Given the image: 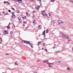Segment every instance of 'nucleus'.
<instances>
[{"instance_id":"f257e3e1","label":"nucleus","mask_w":73,"mask_h":73,"mask_svg":"<svg viewBox=\"0 0 73 73\" xmlns=\"http://www.w3.org/2000/svg\"><path fill=\"white\" fill-rule=\"evenodd\" d=\"M21 42H22V43H26V44H29V42H28V41H26L25 40H22L21 41Z\"/></svg>"},{"instance_id":"f03ea898","label":"nucleus","mask_w":73,"mask_h":73,"mask_svg":"<svg viewBox=\"0 0 73 73\" xmlns=\"http://www.w3.org/2000/svg\"><path fill=\"white\" fill-rule=\"evenodd\" d=\"M58 23L59 24H62L63 23H64V22H63L62 21L59 20L58 21Z\"/></svg>"},{"instance_id":"7ed1b4c3","label":"nucleus","mask_w":73,"mask_h":73,"mask_svg":"<svg viewBox=\"0 0 73 73\" xmlns=\"http://www.w3.org/2000/svg\"><path fill=\"white\" fill-rule=\"evenodd\" d=\"M3 33H4L5 35H8V32L7 31H4L3 32Z\"/></svg>"},{"instance_id":"20e7f679","label":"nucleus","mask_w":73,"mask_h":73,"mask_svg":"<svg viewBox=\"0 0 73 73\" xmlns=\"http://www.w3.org/2000/svg\"><path fill=\"white\" fill-rule=\"evenodd\" d=\"M10 35L11 36H13L14 35V33L12 31H11L10 32Z\"/></svg>"},{"instance_id":"39448f33","label":"nucleus","mask_w":73,"mask_h":73,"mask_svg":"<svg viewBox=\"0 0 73 73\" xmlns=\"http://www.w3.org/2000/svg\"><path fill=\"white\" fill-rule=\"evenodd\" d=\"M45 11H43L42 12V16H45Z\"/></svg>"},{"instance_id":"423d86ee","label":"nucleus","mask_w":73,"mask_h":73,"mask_svg":"<svg viewBox=\"0 0 73 73\" xmlns=\"http://www.w3.org/2000/svg\"><path fill=\"white\" fill-rule=\"evenodd\" d=\"M37 1L39 2L40 4V5L41 6H42V5H41V0H37Z\"/></svg>"},{"instance_id":"0eeeda50","label":"nucleus","mask_w":73,"mask_h":73,"mask_svg":"<svg viewBox=\"0 0 73 73\" xmlns=\"http://www.w3.org/2000/svg\"><path fill=\"white\" fill-rule=\"evenodd\" d=\"M38 29H41V26L40 25H39L38 26Z\"/></svg>"},{"instance_id":"6e6552de","label":"nucleus","mask_w":73,"mask_h":73,"mask_svg":"<svg viewBox=\"0 0 73 73\" xmlns=\"http://www.w3.org/2000/svg\"><path fill=\"white\" fill-rule=\"evenodd\" d=\"M64 37L65 36V38H67V39H68L69 38V36L68 35H64Z\"/></svg>"},{"instance_id":"1a4fd4ad","label":"nucleus","mask_w":73,"mask_h":73,"mask_svg":"<svg viewBox=\"0 0 73 73\" xmlns=\"http://www.w3.org/2000/svg\"><path fill=\"white\" fill-rule=\"evenodd\" d=\"M40 6H38V7H36L35 8H36V9H39V8H40Z\"/></svg>"},{"instance_id":"9d476101","label":"nucleus","mask_w":73,"mask_h":73,"mask_svg":"<svg viewBox=\"0 0 73 73\" xmlns=\"http://www.w3.org/2000/svg\"><path fill=\"white\" fill-rule=\"evenodd\" d=\"M36 23V20H34V21H33V24H35V23Z\"/></svg>"},{"instance_id":"9b49d317","label":"nucleus","mask_w":73,"mask_h":73,"mask_svg":"<svg viewBox=\"0 0 73 73\" xmlns=\"http://www.w3.org/2000/svg\"><path fill=\"white\" fill-rule=\"evenodd\" d=\"M15 1H22V0H14Z\"/></svg>"},{"instance_id":"f8f14e48","label":"nucleus","mask_w":73,"mask_h":73,"mask_svg":"<svg viewBox=\"0 0 73 73\" xmlns=\"http://www.w3.org/2000/svg\"><path fill=\"white\" fill-rule=\"evenodd\" d=\"M26 15L27 16H30L29 14L28 13H26Z\"/></svg>"},{"instance_id":"ddd939ff","label":"nucleus","mask_w":73,"mask_h":73,"mask_svg":"<svg viewBox=\"0 0 73 73\" xmlns=\"http://www.w3.org/2000/svg\"><path fill=\"white\" fill-rule=\"evenodd\" d=\"M12 18H15V15H13L12 16Z\"/></svg>"},{"instance_id":"4468645a","label":"nucleus","mask_w":73,"mask_h":73,"mask_svg":"<svg viewBox=\"0 0 73 73\" xmlns=\"http://www.w3.org/2000/svg\"><path fill=\"white\" fill-rule=\"evenodd\" d=\"M1 41H2V39L1 38H0V44L1 43Z\"/></svg>"},{"instance_id":"2eb2a0df","label":"nucleus","mask_w":73,"mask_h":73,"mask_svg":"<svg viewBox=\"0 0 73 73\" xmlns=\"http://www.w3.org/2000/svg\"><path fill=\"white\" fill-rule=\"evenodd\" d=\"M29 44H30V46H31L32 48H33V46H32V44H30V43H29Z\"/></svg>"},{"instance_id":"dca6fc26","label":"nucleus","mask_w":73,"mask_h":73,"mask_svg":"<svg viewBox=\"0 0 73 73\" xmlns=\"http://www.w3.org/2000/svg\"><path fill=\"white\" fill-rule=\"evenodd\" d=\"M48 62V60H46L45 61H44L43 62L44 63H45V62Z\"/></svg>"},{"instance_id":"f3484780","label":"nucleus","mask_w":73,"mask_h":73,"mask_svg":"<svg viewBox=\"0 0 73 73\" xmlns=\"http://www.w3.org/2000/svg\"><path fill=\"white\" fill-rule=\"evenodd\" d=\"M8 3V1H5L3 2V3H4V4H5V3Z\"/></svg>"},{"instance_id":"a211bd4d","label":"nucleus","mask_w":73,"mask_h":73,"mask_svg":"<svg viewBox=\"0 0 73 73\" xmlns=\"http://www.w3.org/2000/svg\"><path fill=\"white\" fill-rule=\"evenodd\" d=\"M67 69L68 70H70V68H69L68 67L67 68Z\"/></svg>"},{"instance_id":"6ab92c4d","label":"nucleus","mask_w":73,"mask_h":73,"mask_svg":"<svg viewBox=\"0 0 73 73\" xmlns=\"http://www.w3.org/2000/svg\"><path fill=\"white\" fill-rule=\"evenodd\" d=\"M18 19L19 20H21V17H18Z\"/></svg>"},{"instance_id":"aec40b11","label":"nucleus","mask_w":73,"mask_h":73,"mask_svg":"<svg viewBox=\"0 0 73 73\" xmlns=\"http://www.w3.org/2000/svg\"><path fill=\"white\" fill-rule=\"evenodd\" d=\"M23 19H26V17H23Z\"/></svg>"},{"instance_id":"412c9836","label":"nucleus","mask_w":73,"mask_h":73,"mask_svg":"<svg viewBox=\"0 0 73 73\" xmlns=\"http://www.w3.org/2000/svg\"><path fill=\"white\" fill-rule=\"evenodd\" d=\"M7 29H10V27L9 26L7 27Z\"/></svg>"},{"instance_id":"4be33fe9","label":"nucleus","mask_w":73,"mask_h":73,"mask_svg":"<svg viewBox=\"0 0 73 73\" xmlns=\"http://www.w3.org/2000/svg\"><path fill=\"white\" fill-rule=\"evenodd\" d=\"M34 17H35V15H33V19H34Z\"/></svg>"},{"instance_id":"5701e85b","label":"nucleus","mask_w":73,"mask_h":73,"mask_svg":"<svg viewBox=\"0 0 73 73\" xmlns=\"http://www.w3.org/2000/svg\"><path fill=\"white\" fill-rule=\"evenodd\" d=\"M45 30H44L43 32V35H45Z\"/></svg>"},{"instance_id":"b1692460","label":"nucleus","mask_w":73,"mask_h":73,"mask_svg":"<svg viewBox=\"0 0 73 73\" xmlns=\"http://www.w3.org/2000/svg\"><path fill=\"white\" fill-rule=\"evenodd\" d=\"M41 42H38V44H41Z\"/></svg>"},{"instance_id":"393cba45","label":"nucleus","mask_w":73,"mask_h":73,"mask_svg":"<svg viewBox=\"0 0 73 73\" xmlns=\"http://www.w3.org/2000/svg\"><path fill=\"white\" fill-rule=\"evenodd\" d=\"M17 13H19V10H17Z\"/></svg>"},{"instance_id":"a878e982","label":"nucleus","mask_w":73,"mask_h":73,"mask_svg":"<svg viewBox=\"0 0 73 73\" xmlns=\"http://www.w3.org/2000/svg\"><path fill=\"white\" fill-rule=\"evenodd\" d=\"M15 65H17V62H15Z\"/></svg>"},{"instance_id":"bb28decb","label":"nucleus","mask_w":73,"mask_h":73,"mask_svg":"<svg viewBox=\"0 0 73 73\" xmlns=\"http://www.w3.org/2000/svg\"><path fill=\"white\" fill-rule=\"evenodd\" d=\"M48 33V30H47L46 31V33Z\"/></svg>"},{"instance_id":"cd10ccee","label":"nucleus","mask_w":73,"mask_h":73,"mask_svg":"<svg viewBox=\"0 0 73 73\" xmlns=\"http://www.w3.org/2000/svg\"><path fill=\"white\" fill-rule=\"evenodd\" d=\"M5 15H8V13H5Z\"/></svg>"},{"instance_id":"c85d7f7f","label":"nucleus","mask_w":73,"mask_h":73,"mask_svg":"<svg viewBox=\"0 0 73 73\" xmlns=\"http://www.w3.org/2000/svg\"><path fill=\"white\" fill-rule=\"evenodd\" d=\"M15 27V26L14 25H13V26H12V28H14Z\"/></svg>"},{"instance_id":"c756f323","label":"nucleus","mask_w":73,"mask_h":73,"mask_svg":"<svg viewBox=\"0 0 73 73\" xmlns=\"http://www.w3.org/2000/svg\"><path fill=\"white\" fill-rule=\"evenodd\" d=\"M11 9H12L13 10V11H14V10H15V9H14L13 8V7H12V8H11Z\"/></svg>"},{"instance_id":"7c9ffc66","label":"nucleus","mask_w":73,"mask_h":73,"mask_svg":"<svg viewBox=\"0 0 73 73\" xmlns=\"http://www.w3.org/2000/svg\"><path fill=\"white\" fill-rule=\"evenodd\" d=\"M12 15H14V13L13 12H12Z\"/></svg>"},{"instance_id":"2f4dec72","label":"nucleus","mask_w":73,"mask_h":73,"mask_svg":"<svg viewBox=\"0 0 73 73\" xmlns=\"http://www.w3.org/2000/svg\"><path fill=\"white\" fill-rule=\"evenodd\" d=\"M19 23H21V21L20 20H19Z\"/></svg>"},{"instance_id":"473e14b6","label":"nucleus","mask_w":73,"mask_h":73,"mask_svg":"<svg viewBox=\"0 0 73 73\" xmlns=\"http://www.w3.org/2000/svg\"><path fill=\"white\" fill-rule=\"evenodd\" d=\"M48 15H49V16H51V15L49 13L48 14Z\"/></svg>"},{"instance_id":"72a5a7b5","label":"nucleus","mask_w":73,"mask_h":73,"mask_svg":"<svg viewBox=\"0 0 73 73\" xmlns=\"http://www.w3.org/2000/svg\"><path fill=\"white\" fill-rule=\"evenodd\" d=\"M45 51H46V52H47V49H45Z\"/></svg>"},{"instance_id":"f704fd0d","label":"nucleus","mask_w":73,"mask_h":73,"mask_svg":"<svg viewBox=\"0 0 73 73\" xmlns=\"http://www.w3.org/2000/svg\"><path fill=\"white\" fill-rule=\"evenodd\" d=\"M43 45L44 47L45 46V43H43Z\"/></svg>"},{"instance_id":"c9c22d12","label":"nucleus","mask_w":73,"mask_h":73,"mask_svg":"<svg viewBox=\"0 0 73 73\" xmlns=\"http://www.w3.org/2000/svg\"><path fill=\"white\" fill-rule=\"evenodd\" d=\"M54 0H51L52 2H54Z\"/></svg>"},{"instance_id":"e433bc0d","label":"nucleus","mask_w":73,"mask_h":73,"mask_svg":"<svg viewBox=\"0 0 73 73\" xmlns=\"http://www.w3.org/2000/svg\"><path fill=\"white\" fill-rule=\"evenodd\" d=\"M23 23H24V24H25V23H26V22H25V21Z\"/></svg>"},{"instance_id":"4c0bfd02","label":"nucleus","mask_w":73,"mask_h":73,"mask_svg":"<svg viewBox=\"0 0 73 73\" xmlns=\"http://www.w3.org/2000/svg\"><path fill=\"white\" fill-rule=\"evenodd\" d=\"M33 13H35V11H33Z\"/></svg>"},{"instance_id":"58836bf2","label":"nucleus","mask_w":73,"mask_h":73,"mask_svg":"<svg viewBox=\"0 0 73 73\" xmlns=\"http://www.w3.org/2000/svg\"><path fill=\"white\" fill-rule=\"evenodd\" d=\"M8 11H9V12H11V10H8Z\"/></svg>"},{"instance_id":"ea45409f","label":"nucleus","mask_w":73,"mask_h":73,"mask_svg":"<svg viewBox=\"0 0 73 73\" xmlns=\"http://www.w3.org/2000/svg\"><path fill=\"white\" fill-rule=\"evenodd\" d=\"M30 1H33V0H30Z\"/></svg>"},{"instance_id":"a19ab883","label":"nucleus","mask_w":73,"mask_h":73,"mask_svg":"<svg viewBox=\"0 0 73 73\" xmlns=\"http://www.w3.org/2000/svg\"><path fill=\"white\" fill-rule=\"evenodd\" d=\"M3 14H4V15H5V12H3Z\"/></svg>"},{"instance_id":"79ce46f5","label":"nucleus","mask_w":73,"mask_h":73,"mask_svg":"<svg viewBox=\"0 0 73 73\" xmlns=\"http://www.w3.org/2000/svg\"><path fill=\"white\" fill-rule=\"evenodd\" d=\"M6 55H9V54H6Z\"/></svg>"},{"instance_id":"37998d69","label":"nucleus","mask_w":73,"mask_h":73,"mask_svg":"<svg viewBox=\"0 0 73 73\" xmlns=\"http://www.w3.org/2000/svg\"><path fill=\"white\" fill-rule=\"evenodd\" d=\"M49 66V67H50L51 68H52V66Z\"/></svg>"},{"instance_id":"c03bdc74","label":"nucleus","mask_w":73,"mask_h":73,"mask_svg":"<svg viewBox=\"0 0 73 73\" xmlns=\"http://www.w3.org/2000/svg\"><path fill=\"white\" fill-rule=\"evenodd\" d=\"M7 4H10V3H9L8 2L7 3Z\"/></svg>"},{"instance_id":"a18cd8bd","label":"nucleus","mask_w":73,"mask_h":73,"mask_svg":"<svg viewBox=\"0 0 73 73\" xmlns=\"http://www.w3.org/2000/svg\"><path fill=\"white\" fill-rule=\"evenodd\" d=\"M70 40H68V41L69 42H70Z\"/></svg>"},{"instance_id":"49530a36","label":"nucleus","mask_w":73,"mask_h":73,"mask_svg":"<svg viewBox=\"0 0 73 73\" xmlns=\"http://www.w3.org/2000/svg\"><path fill=\"white\" fill-rule=\"evenodd\" d=\"M23 27H25V24L23 25Z\"/></svg>"},{"instance_id":"de8ad7c7","label":"nucleus","mask_w":73,"mask_h":73,"mask_svg":"<svg viewBox=\"0 0 73 73\" xmlns=\"http://www.w3.org/2000/svg\"><path fill=\"white\" fill-rule=\"evenodd\" d=\"M45 16H48V15H47V14H46Z\"/></svg>"},{"instance_id":"09e8293b","label":"nucleus","mask_w":73,"mask_h":73,"mask_svg":"<svg viewBox=\"0 0 73 73\" xmlns=\"http://www.w3.org/2000/svg\"><path fill=\"white\" fill-rule=\"evenodd\" d=\"M42 50H43V49H44V48H42Z\"/></svg>"},{"instance_id":"8fccbe9b","label":"nucleus","mask_w":73,"mask_h":73,"mask_svg":"<svg viewBox=\"0 0 73 73\" xmlns=\"http://www.w3.org/2000/svg\"><path fill=\"white\" fill-rule=\"evenodd\" d=\"M28 28V27H26V28Z\"/></svg>"},{"instance_id":"3c124183","label":"nucleus","mask_w":73,"mask_h":73,"mask_svg":"<svg viewBox=\"0 0 73 73\" xmlns=\"http://www.w3.org/2000/svg\"><path fill=\"white\" fill-rule=\"evenodd\" d=\"M60 62L59 61V62Z\"/></svg>"},{"instance_id":"603ef678","label":"nucleus","mask_w":73,"mask_h":73,"mask_svg":"<svg viewBox=\"0 0 73 73\" xmlns=\"http://www.w3.org/2000/svg\"><path fill=\"white\" fill-rule=\"evenodd\" d=\"M45 35H44V37H45Z\"/></svg>"},{"instance_id":"864d4df0","label":"nucleus","mask_w":73,"mask_h":73,"mask_svg":"<svg viewBox=\"0 0 73 73\" xmlns=\"http://www.w3.org/2000/svg\"><path fill=\"white\" fill-rule=\"evenodd\" d=\"M10 24V23H9V24Z\"/></svg>"},{"instance_id":"5fc2aeb1","label":"nucleus","mask_w":73,"mask_h":73,"mask_svg":"<svg viewBox=\"0 0 73 73\" xmlns=\"http://www.w3.org/2000/svg\"><path fill=\"white\" fill-rule=\"evenodd\" d=\"M55 53H57V52H55Z\"/></svg>"},{"instance_id":"6e6d98bb","label":"nucleus","mask_w":73,"mask_h":73,"mask_svg":"<svg viewBox=\"0 0 73 73\" xmlns=\"http://www.w3.org/2000/svg\"><path fill=\"white\" fill-rule=\"evenodd\" d=\"M3 73H4V72H3Z\"/></svg>"}]
</instances>
